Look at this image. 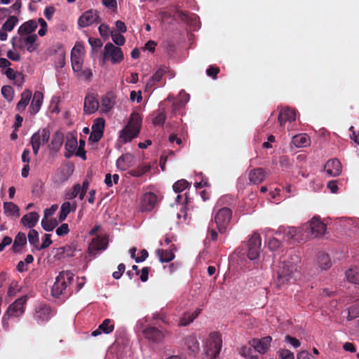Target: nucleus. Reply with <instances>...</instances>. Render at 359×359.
I'll return each instance as SVG.
<instances>
[{
  "mask_svg": "<svg viewBox=\"0 0 359 359\" xmlns=\"http://www.w3.org/2000/svg\"><path fill=\"white\" fill-rule=\"evenodd\" d=\"M27 301V296L17 299L7 309L2 320V326L5 330L9 329L8 320L11 317L19 318L25 313V305Z\"/></svg>",
  "mask_w": 359,
  "mask_h": 359,
  "instance_id": "nucleus-2",
  "label": "nucleus"
},
{
  "mask_svg": "<svg viewBox=\"0 0 359 359\" xmlns=\"http://www.w3.org/2000/svg\"><path fill=\"white\" fill-rule=\"evenodd\" d=\"M278 119L280 126L287 121H293L296 119V111L289 107L284 108L280 111Z\"/></svg>",
  "mask_w": 359,
  "mask_h": 359,
  "instance_id": "nucleus-24",
  "label": "nucleus"
},
{
  "mask_svg": "<svg viewBox=\"0 0 359 359\" xmlns=\"http://www.w3.org/2000/svg\"><path fill=\"white\" fill-rule=\"evenodd\" d=\"M184 347L191 356L196 357L200 351V344L194 334L184 338Z\"/></svg>",
  "mask_w": 359,
  "mask_h": 359,
  "instance_id": "nucleus-12",
  "label": "nucleus"
},
{
  "mask_svg": "<svg viewBox=\"0 0 359 359\" xmlns=\"http://www.w3.org/2000/svg\"><path fill=\"white\" fill-rule=\"evenodd\" d=\"M50 317V309L46 305H39L36 308L34 318L38 323L47 321Z\"/></svg>",
  "mask_w": 359,
  "mask_h": 359,
  "instance_id": "nucleus-20",
  "label": "nucleus"
},
{
  "mask_svg": "<svg viewBox=\"0 0 359 359\" xmlns=\"http://www.w3.org/2000/svg\"><path fill=\"white\" fill-rule=\"evenodd\" d=\"M222 346V335L217 332L210 333L205 347V353L211 359L216 358L220 353Z\"/></svg>",
  "mask_w": 359,
  "mask_h": 359,
  "instance_id": "nucleus-4",
  "label": "nucleus"
},
{
  "mask_svg": "<svg viewBox=\"0 0 359 359\" xmlns=\"http://www.w3.org/2000/svg\"><path fill=\"white\" fill-rule=\"evenodd\" d=\"M278 355L281 359H294V353L288 349H280Z\"/></svg>",
  "mask_w": 359,
  "mask_h": 359,
  "instance_id": "nucleus-59",
  "label": "nucleus"
},
{
  "mask_svg": "<svg viewBox=\"0 0 359 359\" xmlns=\"http://www.w3.org/2000/svg\"><path fill=\"white\" fill-rule=\"evenodd\" d=\"M167 72V67L165 66L161 67L157 69V71L154 73V74L150 78L149 81L147 82L146 87L151 88L153 87L156 83L159 82L163 75Z\"/></svg>",
  "mask_w": 359,
  "mask_h": 359,
  "instance_id": "nucleus-31",
  "label": "nucleus"
},
{
  "mask_svg": "<svg viewBox=\"0 0 359 359\" xmlns=\"http://www.w3.org/2000/svg\"><path fill=\"white\" fill-rule=\"evenodd\" d=\"M32 97V91L26 89L21 94V99L17 104V110L22 111H24L28 105Z\"/></svg>",
  "mask_w": 359,
  "mask_h": 359,
  "instance_id": "nucleus-34",
  "label": "nucleus"
},
{
  "mask_svg": "<svg viewBox=\"0 0 359 359\" xmlns=\"http://www.w3.org/2000/svg\"><path fill=\"white\" fill-rule=\"evenodd\" d=\"M1 94L6 100L10 102L13 99L14 91L11 86H4L1 88Z\"/></svg>",
  "mask_w": 359,
  "mask_h": 359,
  "instance_id": "nucleus-50",
  "label": "nucleus"
},
{
  "mask_svg": "<svg viewBox=\"0 0 359 359\" xmlns=\"http://www.w3.org/2000/svg\"><path fill=\"white\" fill-rule=\"evenodd\" d=\"M85 144H86L85 140H79V147H77V148H76L77 150L75 152V154L77 156L81 157L83 160H86V151L84 150Z\"/></svg>",
  "mask_w": 359,
  "mask_h": 359,
  "instance_id": "nucleus-55",
  "label": "nucleus"
},
{
  "mask_svg": "<svg viewBox=\"0 0 359 359\" xmlns=\"http://www.w3.org/2000/svg\"><path fill=\"white\" fill-rule=\"evenodd\" d=\"M281 246V242L276 238H271L268 242V247L270 250L275 251Z\"/></svg>",
  "mask_w": 359,
  "mask_h": 359,
  "instance_id": "nucleus-58",
  "label": "nucleus"
},
{
  "mask_svg": "<svg viewBox=\"0 0 359 359\" xmlns=\"http://www.w3.org/2000/svg\"><path fill=\"white\" fill-rule=\"evenodd\" d=\"M107 242L104 238L97 237L92 240L91 243L88 246V253L90 256H93L94 251L102 250L107 248Z\"/></svg>",
  "mask_w": 359,
  "mask_h": 359,
  "instance_id": "nucleus-23",
  "label": "nucleus"
},
{
  "mask_svg": "<svg viewBox=\"0 0 359 359\" xmlns=\"http://www.w3.org/2000/svg\"><path fill=\"white\" fill-rule=\"evenodd\" d=\"M168 102H172V113L173 114H176L177 112L180 111L182 108L184 107V102L182 100H174L173 98L170 97V100Z\"/></svg>",
  "mask_w": 359,
  "mask_h": 359,
  "instance_id": "nucleus-51",
  "label": "nucleus"
},
{
  "mask_svg": "<svg viewBox=\"0 0 359 359\" xmlns=\"http://www.w3.org/2000/svg\"><path fill=\"white\" fill-rule=\"evenodd\" d=\"M142 116L137 112H133L130 115L128 123L124 127V132L131 128L135 130V135H138L142 126Z\"/></svg>",
  "mask_w": 359,
  "mask_h": 359,
  "instance_id": "nucleus-17",
  "label": "nucleus"
},
{
  "mask_svg": "<svg viewBox=\"0 0 359 359\" xmlns=\"http://www.w3.org/2000/svg\"><path fill=\"white\" fill-rule=\"evenodd\" d=\"M201 311V309H196L193 313L186 312L180 318L178 325L181 327L187 326L196 319Z\"/></svg>",
  "mask_w": 359,
  "mask_h": 359,
  "instance_id": "nucleus-29",
  "label": "nucleus"
},
{
  "mask_svg": "<svg viewBox=\"0 0 359 359\" xmlns=\"http://www.w3.org/2000/svg\"><path fill=\"white\" fill-rule=\"evenodd\" d=\"M56 64L57 67L60 68H62L65 65V53L62 48L60 50V53L58 55Z\"/></svg>",
  "mask_w": 359,
  "mask_h": 359,
  "instance_id": "nucleus-61",
  "label": "nucleus"
},
{
  "mask_svg": "<svg viewBox=\"0 0 359 359\" xmlns=\"http://www.w3.org/2000/svg\"><path fill=\"white\" fill-rule=\"evenodd\" d=\"M292 141L296 147H305L310 144V138L306 134L294 135Z\"/></svg>",
  "mask_w": 359,
  "mask_h": 359,
  "instance_id": "nucleus-37",
  "label": "nucleus"
},
{
  "mask_svg": "<svg viewBox=\"0 0 359 359\" xmlns=\"http://www.w3.org/2000/svg\"><path fill=\"white\" fill-rule=\"evenodd\" d=\"M170 99V96H168L165 100L160 103L158 109L152 112L151 122L154 126H163L164 124L166 119V103Z\"/></svg>",
  "mask_w": 359,
  "mask_h": 359,
  "instance_id": "nucleus-11",
  "label": "nucleus"
},
{
  "mask_svg": "<svg viewBox=\"0 0 359 359\" xmlns=\"http://www.w3.org/2000/svg\"><path fill=\"white\" fill-rule=\"evenodd\" d=\"M272 338L266 336L260 339H253L250 341V344L259 353H264L269 348Z\"/></svg>",
  "mask_w": 359,
  "mask_h": 359,
  "instance_id": "nucleus-14",
  "label": "nucleus"
},
{
  "mask_svg": "<svg viewBox=\"0 0 359 359\" xmlns=\"http://www.w3.org/2000/svg\"><path fill=\"white\" fill-rule=\"evenodd\" d=\"M318 263L322 270H326L331 267L332 263L328 255L320 252L318 255Z\"/></svg>",
  "mask_w": 359,
  "mask_h": 359,
  "instance_id": "nucleus-42",
  "label": "nucleus"
},
{
  "mask_svg": "<svg viewBox=\"0 0 359 359\" xmlns=\"http://www.w3.org/2000/svg\"><path fill=\"white\" fill-rule=\"evenodd\" d=\"M232 217V211L229 208H220L214 217L216 228L221 234L226 233Z\"/></svg>",
  "mask_w": 359,
  "mask_h": 359,
  "instance_id": "nucleus-5",
  "label": "nucleus"
},
{
  "mask_svg": "<svg viewBox=\"0 0 359 359\" xmlns=\"http://www.w3.org/2000/svg\"><path fill=\"white\" fill-rule=\"evenodd\" d=\"M114 325L110 319H104L103 322L99 325L98 328L92 332V336L97 337L101 333L109 334L113 332Z\"/></svg>",
  "mask_w": 359,
  "mask_h": 359,
  "instance_id": "nucleus-25",
  "label": "nucleus"
},
{
  "mask_svg": "<svg viewBox=\"0 0 359 359\" xmlns=\"http://www.w3.org/2000/svg\"><path fill=\"white\" fill-rule=\"evenodd\" d=\"M58 225V222L56 219H48V218H43L41 220V226L46 231H53Z\"/></svg>",
  "mask_w": 359,
  "mask_h": 359,
  "instance_id": "nucleus-45",
  "label": "nucleus"
},
{
  "mask_svg": "<svg viewBox=\"0 0 359 359\" xmlns=\"http://www.w3.org/2000/svg\"><path fill=\"white\" fill-rule=\"evenodd\" d=\"M76 47L74 46L71 52V62L72 69L75 72H79L81 70L83 63L81 62L80 58L76 54Z\"/></svg>",
  "mask_w": 359,
  "mask_h": 359,
  "instance_id": "nucleus-43",
  "label": "nucleus"
},
{
  "mask_svg": "<svg viewBox=\"0 0 359 359\" xmlns=\"http://www.w3.org/2000/svg\"><path fill=\"white\" fill-rule=\"evenodd\" d=\"M26 244L27 238L25 233L22 232H19L15 238L12 249L15 252H18L20 248L25 245Z\"/></svg>",
  "mask_w": 359,
  "mask_h": 359,
  "instance_id": "nucleus-40",
  "label": "nucleus"
},
{
  "mask_svg": "<svg viewBox=\"0 0 359 359\" xmlns=\"http://www.w3.org/2000/svg\"><path fill=\"white\" fill-rule=\"evenodd\" d=\"M50 236V234H45L41 245H39V247H36V250H41L48 248L53 243Z\"/></svg>",
  "mask_w": 359,
  "mask_h": 359,
  "instance_id": "nucleus-56",
  "label": "nucleus"
},
{
  "mask_svg": "<svg viewBox=\"0 0 359 359\" xmlns=\"http://www.w3.org/2000/svg\"><path fill=\"white\" fill-rule=\"evenodd\" d=\"M37 23H39L41 26V28L38 32V34L40 36H43L44 35H46L47 32L48 25L42 18H39Z\"/></svg>",
  "mask_w": 359,
  "mask_h": 359,
  "instance_id": "nucleus-60",
  "label": "nucleus"
},
{
  "mask_svg": "<svg viewBox=\"0 0 359 359\" xmlns=\"http://www.w3.org/2000/svg\"><path fill=\"white\" fill-rule=\"evenodd\" d=\"M285 341L289 344H290L294 348H298L300 346L301 343L299 339L293 337L290 335H286L285 337Z\"/></svg>",
  "mask_w": 359,
  "mask_h": 359,
  "instance_id": "nucleus-63",
  "label": "nucleus"
},
{
  "mask_svg": "<svg viewBox=\"0 0 359 359\" xmlns=\"http://www.w3.org/2000/svg\"><path fill=\"white\" fill-rule=\"evenodd\" d=\"M43 94L40 91H36L34 94L33 99L29 107L30 112L33 114H36L43 103Z\"/></svg>",
  "mask_w": 359,
  "mask_h": 359,
  "instance_id": "nucleus-27",
  "label": "nucleus"
},
{
  "mask_svg": "<svg viewBox=\"0 0 359 359\" xmlns=\"http://www.w3.org/2000/svg\"><path fill=\"white\" fill-rule=\"evenodd\" d=\"M74 274L71 271H62L56 278L52 287V294L59 297L61 294H66L67 289L72 284Z\"/></svg>",
  "mask_w": 359,
  "mask_h": 359,
  "instance_id": "nucleus-3",
  "label": "nucleus"
},
{
  "mask_svg": "<svg viewBox=\"0 0 359 359\" xmlns=\"http://www.w3.org/2000/svg\"><path fill=\"white\" fill-rule=\"evenodd\" d=\"M208 233L210 235L212 241H216L218 238V234L216 229L214 227L213 220H211L208 229Z\"/></svg>",
  "mask_w": 359,
  "mask_h": 359,
  "instance_id": "nucleus-57",
  "label": "nucleus"
},
{
  "mask_svg": "<svg viewBox=\"0 0 359 359\" xmlns=\"http://www.w3.org/2000/svg\"><path fill=\"white\" fill-rule=\"evenodd\" d=\"M37 40V36L34 34H29L24 39V43L27 46V50L29 53H32L36 50L38 45L36 44Z\"/></svg>",
  "mask_w": 359,
  "mask_h": 359,
  "instance_id": "nucleus-41",
  "label": "nucleus"
},
{
  "mask_svg": "<svg viewBox=\"0 0 359 359\" xmlns=\"http://www.w3.org/2000/svg\"><path fill=\"white\" fill-rule=\"evenodd\" d=\"M157 203V196L151 192L144 194L141 199L142 212H149L154 209Z\"/></svg>",
  "mask_w": 359,
  "mask_h": 359,
  "instance_id": "nucleus-13",
  "label": "nucleus"
},
{
  "mask_svg": "<svg viewBox=\"0 0 359 359\" xmlns=\"http://www.w3.org/2000/svg\"><path fill=\"white\" fill-rule=\"evenodd\" d=\"M261 236L257 233H254L248 241V257L250 260L258 258L261 250Z\"/></svg>",
  "mask_w": 359,
  "mask_h": 359,
  "instance_id": "nucleus-8",
  "label": "nucleus"
},
{
  "mask_svg": "<svg viewBox=\"0 0 359 359\" xmlns=\"http://www.w3.org/2000/svg\"><path fill=\"white\" fill-rule=\"evenodd\" d=\"M115 97L111 92L107 93L102 98V111L104 113L109 112L115 104Z\"/></svg>",
  "mask_w": 359,
  "mask_h": 359,
  "instance_id": "nucleus-28",
  "label": "nucleus"
},
{
  "mask_svg": "<svg viewBox=\"0 0 359 359\" xmlns=\"http://www.w3.org/2000/svg\"><path fill=\"white\" fill-rule=\"evenodd\" d=\"M101 21L97 11L90 9L83 13L79 18L78 24L81 27H86L95 22Z\"/></svg>",
  "mask_w": 359,
  "mask_h": 359,
  "instance_id": "nucleus-10",
  "label": "nucleus"
},
{
  "mask_svg": "<svg viewBox=\"0 0 359 359\" xmlns=\"http://www.w3.org/2000/svg\"><path fill=\"white\" fill-rule=\"evenodd\" d=\"M18 22V18L15 16H9V18L6 20V21L4 23L2 26L3 30L6 32H11L15 26Z\"/></svg>",
  "mask_w": 359,
  "mask_h": 359,
  "instance_id": "nucleus-46",
  "label": "nucleus"
},
{
  "mask_svg": "<svg viewBox=\"0 0 359 359\" xmlns=\"http://www.w3.org/2000/svg\"><path fill=\"white\" fill-rule=\"evenodd\" d=\"M4 209L5 214L8 216H15L16 217L20 216V209L13 202H5L4 203Z\"/></svg>",
  "mask_w": 359,
  "mask_h": 359,
  "instance_id": "nucleus-39",
  "label": "nucleus"
},
{
  "mask_svg": "<svg viewBox=\"0 0 359 359\" xmlns=\"http://www.w3.org/2000/svg\"><path fill=\"white\" fill-rule=\"evenodd\" d=\"M297 273V266L296 264L289 260H283L278 265V276L274 284L277 287L280 288L294 278Z\"/></svg>",
  "mask_w": 359,
  "mask_h": 359,
  "instance_id": "nucleus-1",
  "label": "nucleus"
},
{
  "mask_svg": "<svg viewBox=\"0 0 359 359\" xmlns=\"http://www.w3.org/2000/svg\"><path fill=\"white\" fill-rule=\"evenodd\" d=\"M111 39L115 44L117 46H123L126 42L125 37L121 34L117 32H111Z\"/></svg>",
  "mask_w": 359,
  "mask_h": 359,
  "instance_id": "nucleus-53",
  "label": "nucleus"
},
{
  "mask_svg": "<svg viewBox=\"0 0 359 359\" xmlns=\"http://www.w3.org/2000/svg\"><path fill=\"white\" fill-rule=\"evenodd\" d=\"M276 235H283V239L288 243H292L297 234V229L294 226H280L275 233Z\"/></svg>",
  "mask_w": 359,
  "mask_h": 359,
  "instance_id": "nucleus-15",
  "label": "nucleus"
},
{
  "mask_svg": "<svg viewBox=\"0 0 359 359\" xmlns=\"http://www.w3.org/2000/svg\"><path fill=\"white\" fill-rule=\"evenodd\" d=\"M135 157L133 154H126L121 156L116 161V167L120 170H126L134 164Z\"/></svg>",
  "mask_w": 359,
  "mask_h": 359,
  "instance_id": "nucleus-22",
  "label": "nucleus"
},
{
  "mask_svg": "<svg viewBox=\"0 0 359 359\" xmlns=\"http://www.w3.org/2000/svg\"><path fill=\"white\" fill-rule=\"evenodd\" d=\"M39 215L36 212H29L24 215L21 219V222L23 225L28 228H33L36 226L39 221Z\"/></svg>",
  "mask_w": 359,
  "mask_h": 359,
  "instance_id": "nucleus-30",
  "label": "nucleus"
},
{
  "mask_svg": "<svg viewBox=\"0 0 359 359\" xmlns=\"http://www.w3.org/2000/svg\"><path fill=\"white\" fill-rule=\"evenodd\" d=\"M77 144V139L75 137H67L65 145V150L67 151V153L65 154V157L70 158L75 153Z\"/></svg>",
  "mask_w": 359,
  "mask_h": 359,
  "instance_id": "nucleus-33",
  "label": "nucleus"
},
{
  "mask_svg": "<svg viewBox=\"0 0 359 359\" xmlns=\"http://www.w3.org/2000/svg\"><path fill=\"white\" fill-rule=\"evenodd\" d=\"M50 130L44 128L34 133L31 137V144H38L41 147V144L48 143L50 138Z\"/></svg>",
  "mask_w": 359,
  "mask_h": 359,
  "instance_id": "nucleus-18",
  "label": "nucleus"
},
{
  "mask_svg": "<svg viewBox=\"0 0 359 359\" xmlns=\"http://www.w3.org/2000/svg\"><path fill=\"white\" fill-rule=\"evenodd\" d=\"M38 27V23L35 20H29L22 23L18 28V33L20 35L30 34Z\"/></svg>",
  "mask_w": 359,
  "mask_h": 359,
  "instance_id": "nucleus-26",
  "label": "nucleus"
},
{
  "mask_svg": "<svg viewBox=\"0 0 359 359\" xmlns=\"http://www.w3.org/2000/svg\"><path fill=\"white\" fill-rule=\"evenodd\" d=\"M98 107L99 102L96 95L94 94H88L84 100V112L88 114H92L98 109Z\"/></svg>",
  "mask_w": 359,
  "mask_h": 359,
  "instance_id": "nucleus-16",
  "label": "nucleus"
},
{
  "mask_svg": "<svg viewBox=\"0 0 359 359\" xmlns=\"http://www.w3.org/2000/svg\"><path fill=\"white\" fill-rule=\"evenodd\" d=\"M105 121L103 118H97L94 120L92 130L104 133Z\"/></svg>",
  "mask_w": 359,
  "mask_h": 359,
  "instance_id": "nucleus-47",
  "label": "nucleus"
},
{
  "mask_svg": "<svg viewBox=\"0 0 359 359\" xmlns=\"http://www.w3.org/2000/svg\"><path fill=\"white\" fill-rule=\"evenodd\" d=\"M69 231V226L67 224L64 223L56 229V233L59 236H64Z\"/></svg>",
  "mask_w": 359,
  "mask_h": 359,
  "instance_id": "nucleus-62",
  "label": "nucleus"
},
{
  "mask_svg": "<svg viewBox=\"0 0 359 359\" xmlns=\"http://www.w3.org/2000/svg\"><path fill=\"white\" fill-rule=\"evenodd\" d=\"M138 135H135V130L128 128V130L124 132V128L120 131L119 140L122 143L130 142L133 138L137 137Z\"/></svg>",
  "mask_w": 359,
  "mask_h": 359,
  "instance_id": "nucleus-44",
  "label": "nucleus"
},
{
  "mask_svg": "<svg viewBox=\"0 0 359 359\" xmlns=\"http://www.w3.org/2000/svg\"><path fill=\"white\" fill-rule=\"evenodd\" d=\"M304 229L309 231L311 236L318 237L325 232L326 226L318 217H313L309 223L305 225Z\"/></svg>",
  "mask_w": 359,
  "mask_h": 359,
  "instance_id": "nucleus-9",
  "label": "nucleus"
},
{
  "mask_svg": "<svg viewBox=\"0 0 359 359\" xmlns=\"http://www.w3.org/2000/svg\"><path fill=\"white\" fill-rule=\"evenodd\" d=\"M74 251L75 249L74 247L67 245L57 249L55 257L59 259L71 257L74 256Z\"/></svg>",
  "mask_w": 359,
  "mask_h": 359,
  "instance_id": "nucleus-36",
  "label": "nucleus"
},
{
  "mask_svg": "<svg viewBox=\"0 0 359 359\" xmlns=\"http://www.w3.org/2000/svg\"><path fill=\"white\" fill-rule=\"evenodd\" d=\"M27 238L29 240V242L31 245H34L35 248L36 249V247H39V233L35 229H31L29 230Z\"/></svg>",
  "mask_w": 359,
  "mask_h": 359,
  "instance_id": "nucleus-48",
  "label": "nucleus"
},
{
  "mask_svg": "<svg viewBox=\"0 0 359 359\" xmlns=\"http://www.w3.org/2000/svg\"><path fill=\"white\" fill-rule=\"evenodd\" d=\"M151 170V165L149 164H143L139 165L137 168L130 170L128 174L130 176L139 177L143 176Z\"/></svg>",
  "mask_w": 359,
  "mask_h": 359,
  "instance_id": "nucleus-38",
  "label": "nucleus"
},
{
  "mask_svg": "<svg viewBox=\"0 0 359 359\" xmlns=\"http://www.w3.org/2000/svg\"><path fill=\"white\" fill-rule=\"evenodd\" d=\"M81 190V185L79 184H75L72 189L67 191L65 194V198L68 200L74 199L77 196Z\"/></svg>",
  "mask_w": 359,
  "mask_h": 359,
  "instance_id": "nucleus-52",
  "label": "nucleus"
},
{
  "mask_svg": "<svg viewBox=\"0 0 359 359\" xmlns=\"http://www.w3.org/2000/svg\"><path fill=\"white\" fill-rule=\"evenodd\" d=\"M123 58V53L121 48L115 46L110 42L105 44L102 56L103 63L110 60L112 64H118L120 63Z\"/></svg>",
  "mask_w": 359,
  "mask_h": 359,
  "instance_id": "nucleus-6",
  "label": "nucleus"
},
{
  "mask_svg": "<svg viewBox=\"0 0 359 359\" xmlns=\"http://www.w3.org/2000/svg\"><path fill=\"white\" fill-rule=\"evenodd\" d=\"M348 280L355 284H359V274L352 269H349L346 273Z\"/></svg>",
  "mask_w": 359,
  "mask_h": 359,
  "instance_id": "nucleus-54",
  "label": "nucleus"
},
{
  "mask_svg": "<svg viewBox=\"0 0 359 359\" xmlns=\"http://www.w3.org/2000/svg\"><path fill=\"white\" fill-rule=\"evenodd\" d=\"M79 72L80 73L78 74V76L83 80H90L93 76V73L90 69H81Z\"/></svg>",
  "mask_w": 359,
  "mask_h": 359,
  "instance_id": "nucleus-64",
  "label": "nucleus"
},
{
  "mask_svg": "<svg viewBox=\"0 0 359 359\" xmlns=\"http://www.w3.org/2000/svg\"><path fill=\"white\" fill-rule=\"evenodd\" d=\"M325 171L331 177L339 175L341 172V162L337 158L327 161L325 165Z\"/></svg>",
  "mask_w": 359,
  "mask_h": 359,
  "instance_id": "nucleus-19",
  "label": "nucleus"
},
{
  "mask_svg": "<svg viewBox=\"0 0 359 359\" xmlns=\"http://www.w3.org/2000/svg\"><path fill=\"white\" fill-rule=\"evenodd\" d=\"M156 254L162 263L171 262L175 258V254L172 250L157 249Z\"/></svg>",
  "mask_w": 359,
  "mask_h": 359,
  "instance_id": "nucleus-35",
  "label": "nucleus"
},
{
  "mask_svg": "<svg viewBox=\"0 0 359 359\" xmlns=\"http://www.w3.org/2000/svg\"><path fill=\"white\" fill-rule=\"evenodd\" d=\"M142 334L144 337L149 341L159 344L163 342L166 336L170 334V332L167 330H159L154 326H147L143 330Z\"/></svg>",
  "mask_w": 359,
  "mask_h": 359,
  "instance_id": "nucleus-7",
  "label": "nucleus"
},
{
  "mask_svg": "<svg viewBox=\"0 0 359 359\" xmlns=\"http://www.w3.org/2000/svg\"><path fill=\"white\" fill-rule=\"evenodd\" d=\"M64 141V135L60 132H56L52 138L51 142L49 144V148L50 150L54 151H57L60 150L62 147Z\"/></svg>",
  "mask_w": 359,
  "mask_h": 359,
  "instance_id": "nucleus-32",
  "label": "nucleus"
},
{
  "mask_svg": "<svg viewBox=\"0 0 359 359\" xmlns=\"http://www.w3.org/2000/svg\"><path fill=\"white\" fill-rule=\"evenodd\" d=\"M189 183L184 179L177 181L172 186L173 190L176 193H180L187 188Z\"/></svg>",
  "mask_w": 359,
  "mask_h": 359,
  "instance_id": "nucleus-49",
  "label": "nucleus"
},
{
  "mask_svg": "<svg viewBox=\"0 0 359 359\" xmlns=\"http://www.w3.org/2000/svg\"><path fill=\"white\" fill-rule=\"evenodd\" d=\"M267 175V172L262 168L251 170L248 173V179L253 184H261Z\"/></svg>",
  "mask_w": 359,
  "mask_h": 359,
  "instance_id": "nucleus-21",
  "label": "nucleus"
}]
</instances>
